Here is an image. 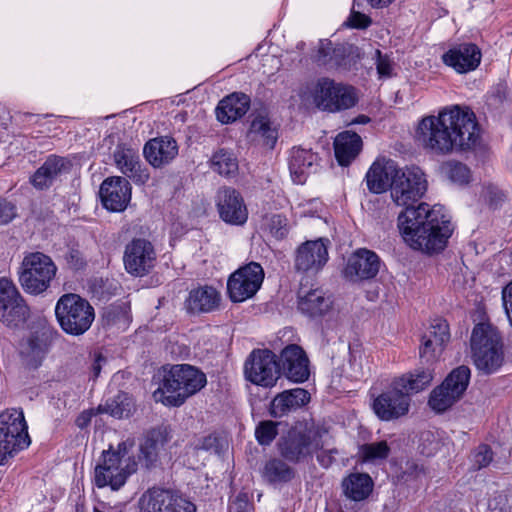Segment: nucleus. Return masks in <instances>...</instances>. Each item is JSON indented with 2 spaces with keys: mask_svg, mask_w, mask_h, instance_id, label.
Masks as SVG:
<instances>
[{
  "mask_svg": "<svg viewBox=\"0 0 512 512\" xmlns=\"http://www.w3.org/2000/svg\"><path fill=\"white\" fill-rule=\"evenodd\" d=\"M427 180L419 167L400 169L392 183L391 198L405 210L398 216V227L405 243L422 253H440L447 246L454 226L444 206L413 203L423 197Z\"/></svg>",
  "mask_w": 512,
  "mask_h": 512,
  "instance_id": "obj_1",
  "label": "nucleus"
},
{
  "mask_svg": "<svg viewBox=\"0 0 512 512\" xmlns=\"http://www.w3.org/2000/svg\"><path fill=\"white\" fill-rule=\"evenodd\" d=\"M480 140L481 129L475 113L457 105L446 107L437 115L424 116L415 129L417 145L435 156L474 149Z\"/></svg>",
  "mask_w": 512,
  "mask_h": 512,
  "instance_id": "obj_2",
  "label": "nucleus"
},
{
  "mask_svg": "<svg viewBox=\"0 0 512 512\" xmlns=\"http://www.w3.org/2000/svg\"><path fill=\"white\" fill-rule=\"evenodd\" d=\"M207 383L206 375L188 364H177L165 371L161 386L154 391L155 401L179 407Z\"/></svg>",
  "mask_w": 512,
  "mask_h": 512,
  "instance_id": "obj_3",
  "label": "nucleus"
},
{
  "mask_svg": "<svg viewBox=\"0 0 512 512\" xmlns=\"http://www.w3.org/2000/svg\"><path fill=\"white\" fill-rule=\"evenodd\" d=\"M470 349L473 364L482 374H493L504 363L503 338L498 328L490 322H480L473 327Z\"/></svg>",
  "mask_w": 512,
  "mask_h": 512,
  "instance_id": "obj_4",
  "label": "nucleus"
},
{
  "mask_svg": "<svg viewBox=\"0 0 512 512\" xmlns=\"http://www.w3.org/2000/svg\"><path fill=\"white\" fill-rule=\"evenodd\" d=\"M134 445L133 439H126L118 444L116 450L110 446L102 452V461L95 467L94 482L98 488L109 486L118 490L136 472L138 462L130 454Z\"/></svg>",
  "mask_w": 512,
  "mask_h": 512,
  "instance_id": "obj_5",
  "label": "nucleus"
},
{
  "mask_svg": "<svg viewBox=\"0 0 512 512\" xmlns=\"http://www.w3.org/2000/svg\"><path fill=\"white\" fill-rule=\"evenodd\" d=\"M321 448L320 429L306 420L294 423L277 442L281 457L294 464L306 461Z\"/></svg>",
  "mask_w": 512,
  "mask_h": 512,
  "instance_id": "obj_6",
  "label": "nucleus"
},
{
  "mask_svg": "<svg viewBox=\"0 0 512 512\" xmlns=\"http://www.w3.org/2000/svg\"><path fill=\"white\" fill-rule=\"evenodd\" d=\"M55 316L61 329L69 335L84 334L95 319L92 305L74 293L62 295L55 306Z\"/></svg>",
  "mask_w": 512,
  "mask_h": 512,
  "instance_id": "obj_7",
  "label": "nucleus"
},
{
  "mask_svg": "<svg viewBox=\"0 0 512 512\" xmlns=\"http://www.w3.org/2000/svg\"><path fill=\"white\" fill-rule=\"evenodd\" d=\"M30 438L24 414L10 409L0 413V465L20 450L27 448Z\"/></svg>",
  "mask_w": 512,
  "mask_h": 512,
  "instance_id": "obj_8",
  "label": "nucleus"
},
{
  "mask_svg": "<svg viewBox=\"0 0 512 512\" xmlns=\"http://www.w3.org/2000/svg\"><path fill=\"white\" fill-rule=\"evenodd\" d=\"M139 512H196V505L180 491L154 486L137 501Z\"/></svg>",
  "mask_w": 512,
  "mask_h": 512,
  "instance_id": "obj_9",
  "label": "nucleus"
},
{
  "mask_svg": "<svg viewBox=\"0 0 512 512\" xmlns=\"http://www.w3.org/2000/svg\"><path fill=\"white\" fill-rule=\"evenodd\" d=\"M311 98L317 108L328 112L349 109L357 101L354 88L337 83L329 78H322L317 81L311 90Z\"/></svg>",
  "mask_w": 512,
  "mask_h": 512,
  "instance_id": "obj_10",
  "label": "nucleus"
},
{
  "mask_svg": "<svg viewBox=\"0 0 512 512\" xmlns=\"http://www.w3.org/2000/svg\"><path fill=\"white\" fill-rule=\"evenodd\" d=\"M471 371L467 366L453 369L441 385L430 393L428 404L432 410L442 413L459 401L470 381Z\"/></svg>",
  "mask_w": 512,
  "mask_h": 512,
  "instance_id": "obj_11",
  "label": "nucleus"
},
{
  "mask_svg": "<svg viewBox=\"0 0 512 512\" xmlns=\"http://www.w3.org/2000/svg\"><path fill=\"white\" fill-rule=\"evenodd\" d=\"M244 375L255 385L273 387L280 376L277 356L269 349L253 350L245 361Z\"/></svg>",
  "mask_w": 512,
  "mask_h": 512,
  "instance_id": "obj_12",
  "label": "nucleus"
},
{
  "mask_svg": "<svg viewBox=\"0 0 512 512\" xmlns=\"http://www.w3.org/2000/svg\"><path fill=\"white\" fill-rule=\"evenodd\" d=\"M56 271L52 258H23L19 282L27 293L38 295L47 290Z\"/></svg>",
  "mask_w": 512,
  "mask_h": 512,
  "instance_id": "obj_13",
  "label": "nucleus"
},
{
  "mask_svg": "<svg viewBox=\"0 0 512 512\" xmlns=\"http://www.w3.org/2000/svg\"><path fill=\"white\" fill-rule=\"evenodd\" d=\"M57 330L45 320H39L30 334L20 343V355L25 362L36 368L45 358L57 337Z\"/></svg>",
  "mask_w": 512,
  "mask_h": 512,
  "instance_id": "obj_14",
  "label": "nucleus"
},
{
  "mask_svg": "<svg viewBox=\"0 0 512 512\" xmlns=\"http://www.w3.org/2000/svg\"><path fill=\"white\" fill-rule=\"evenodd\" d=\"M264 271L259 263L251 262L236 270L228 279L227 290L233 302H243L256 294L262 285Z\"/></svg>",
  "mask_w": 512,
  "mask_h": 512,
  "instance_id": "obj_15",
  "label": "nucleus"
},
{
  "mask_svg": "<svg viewBox=\"0 0 512 512\" xmlns=\"http://www.w3.org/2000/svg\"><path fill=\"white\" fill-rule=\"evenodd\" d=\"M410 407V397L395 387L392 382L391 389L381 393L373 402L375 414L384 421L398 419L406 415Z\"/></svg>",
  "mask_w": 512,
  "mask_h": 512,
  "instance_id": "obj_16",
  "label": "nucleus"
},
{
  "mask_svg": "<svg viewBox=\"0 0 512 512\" xmlns=\"http://www.w3.org/2000/svg\"><path fill=\"white\" fill-rule=\"evenodd\" d=\"M220 218L227 224L241 226L247 222L248 209L241 194L233 188H223L217 194Z\"/></svg>",
  "mask_w": 512,
  "mask_h": 512,
  "instance_id": "obj_17",
  "label": "nucleus"
},
{
  "mask_svg": "<svg viewBox=\"0 0 512 512\" xmlns=\"http://www.w3.org/2000/svg\"><path fill=\"white\" fill-rule=\"evenodd\" d=\"M278 363L280 372L295 383H302L309 378V359L296 344H290L281 351Z\"/></svg>",
  "mask_w": 512,
  "mask_h": 512,
  "instance_id": "obj_18",
  "label": "nucleus"
},
{
  "mask_svg": "<svg viewBox=\"0 0 512 512\" xmlns=\"http://www.w3.org/2000/svg\"><path fill=\"white\" fill-rule=\"evenodd\" d=\"M99 194L107 210L121 212L131 200V185L122 177H109L102 182Z\"/></svg>",
  "mask_w": 512,
  "mask_h": 512,
  "instance_id": "obj_19",
  "label": "nucleus"
},
{
  "mask_svg": "<svg viewBox=\"0 0 512 512\" xmlns=\"http://www.w3.org/2000/svg\"><path fill=\"white\" fill-rule=\"evenodd\" d=\"M400 168L392 159L378 157L366 173L365 180L367 188L375 194L384 193L390 188L397 177Z\"/></svg>",
  "mask_w": 512,
  "mask_h": 512,
  "instance_id": "obj_20",
  "label": "nucleus"
},
{
  "mask_svg": "<svg viewBox=\"0 0 512 512\" xmlns=\"http://www.w3.org/2000/svg\"><path fill=\"white\" fill-rule=\"evenodd\" d=\"M481 56L477 45L464 43L449 49L441 58L445 65L453 68L457 73H467L479 66Z\"/></svg>",
  "mask_w": 512,
  "mask_h": 512,
  "instance_id": "obj_21",
  "label": "nucleus"
},
{
  "mask_svg": "<svg viewBox=\"0 0 512 512\" xmlns=\"http://www.w3.org/2000/svg\"><path fill=\"white\" fill-rule=\"evenodd\" d=\"M288 167L296 184H304L308 175L317 172L319 157L311 149L293 147L289 154Z\"/></svg>",
  "mask_w": 512,
  "mask_h": 512,
  "instance_id": "obj_22",
  "label": "nucleus"
},
{
  "mask_svg": "<svg viewBox=\"0 0 512 512\" xmlns=\"http://www.w3.org/2000/svg\"><path fill=\"white\" fill-rule=\"evenodd\" d=\"M178 144L170 136L150 139L143 148V154L154 168H162L171 163L178 155Z\"/></svg>",
  "mask_w": 512,
  "mask_h": 512,
  "instance_id": "obj_23",
  "label": "nucleus"
},
{
  "mask_svg": "<svg viewBox=\"0 0 512 512\" xmlns=\"http://www.w3.org/2000/svg\"><path fill=\"white\" fill-rule=\"evenodd\" d=\"M113 157L116 167L134 183L145 184L149 180V173L142 168L137 150L118 146Z\"/></svg>",
  "mask_w": 512,
  "mask_h": 512,
  "instance_id": "obj_24",
  "label": "nucleus"
},
{
  "mask_svg": "<svg viewBox=\"0 0 512 512\" xmlns=\"http://www.w3.org/2000/svg\"><path fill=\"white\" fill-rule=\"evenodd\" d=\"M310 401V394L303 388L285 390L277 394L269 406V414L273 418H282L298 410Z\"/></svg>",
  "mask_w": 512,
  "mask_h": 512,
  "instance_id": "obj_25",
  "label": "nucleus"
},
{
  "mask_svg": "<svg viewBox=\"0 0 512 512\" xmlns=\"http://www.w3.org/2000/svg\"><path fill=\"white\" fill-rule=\"evenodd\" d=\"M220 301V293L214 287L205 285L189 292L185 307L193 314L209 313L219 307Z\"/></svg>",
  "mask_w": 512,
  "mask_h": 512,
  "instance_id": "obj_26",
  "label": "nucleus"
},
{
  "mask_svg": "<svg viewBox=\"0 0 512 512\" xmlns=\"http://www.w3.org/2000/svg\"><path fill=\"white\" fill-rule=\"evenodd\" d=\"M250 107V98L244 93H232L223 98L216 107V117L229 124L244 116Z\"/></svg>",
  "mask_w": 512,
  "mask_h": 512,
  "instance_id": "obj_27",
  "label": "nucleus"
},
{
  "mask_svg": "<svg viewBox=\"0 0 512 512\" xmlns=\"http://www.w3.org/2000/svg\"><path fill=\"white\" fill-rule=\"evenodd\" d=\"M333 145L338 164L348 166L360 153L362 139L357 133L346 130L335 137Z\"/></svg>",
  "mask_w": 512,
  "mask_h": 512,
  "instance_id": "obj_28",
  "label": "nucleus"
},
{
  "mask_svg": "<svg viewBox=\"0 0 512 512\" xmlns=\"http://www.w3.org/2000/svg\"><path fill=\"white\" fill-rule=\"evenodd\" d=\"M332 308V300L321 289H312L305 293L299 292L298 309L311 317H322Z\"/></svg>",
  "mask_w": 512,
  "mask_h": 512,
  "instance_id": "obj_29",
  "label": "nucleus"
},
{
  "mask_svg": "<svg viewBox=\"0 0 512 512\" xmlns=\"http://www.w3.org/2000/svg\"><path fill=\"white\" fill-rule=\"evenodd\" d=\"M373 480L366 473H351L342 480L344 496L354 502L366 500L373 491Z\"/></svg>",
  "mask_w": 512,
  "mask_h": 512,
  "instance_id": "obj_30",
  "label": "nucleus"
},
{
  "mask_svg": "<svg viewBox=\"0 0 512 512\" xmlns=\"http://www.w3.org/2000/svg\"><path fill=\"white\" fill-rule=\"evenodd\" d=\"M380 268V258H348L343 277L350 282L373 278Z\"/></svg>",
  "mask_w": 512,
  "mask_h": 512,
  "instance_id": "obj_31",
  "label": "nucleus"
},
{
  "mask_svg": "<svg viewBox=\"0 0 512 512\" xmlns=\"http://www.w3.org/2000/svg\"><path fill=\"white\" fill-rule=\"evenodd\" d=\"M432 380V370L430 368H421L396 378L393 383L395 387L399 388L410 397V394L424 390L430 385Z\"/></svg>",
  "mask_w": 512,
  "mask_h": 512,
  "instance_id": "obj_32",
  "label": "nucleus"
},
{
  "mask_svg": "<svg viewBox=\"0 0 512 512\" xmlns=\"http://www.w3.org/2000/svg\"><path fill=\"white\" fill-rule=\"evenodd\" d=\"M248 137L253 141L261 142L263 145L273 148L276 144L278 133L268 117L259 115L252 120Z\"/></svg>",
  "mask_w": 512,
  "mask_h": 512,
  "instance_id": "obj_33",
  "label": "nucleus"
},
{
  "mask_svg": "<svg viewBox=\"0 0 512 512\" xmlns=\"http://www.w3.org/2000/svg\"><path fill=\"white\" fill-rule=\"evenodd\" d=\"M295 476L294 469L284 459L268 460L262 470V477L270 484L287 483Z\"/></svg>",
  "mask_w": 512,
  "mask_h": 512,
  "instance_id": "obj_34",
  "label": "nucleus"
},
{
  "mask_svg": "<svg viewBox=\"0 0 512 512\" xmlns=\"http://www.w3.org/2000/svg\"><path fill=\"white\" fill-rule=\"evenodd\" d=\"M163 446L159 433H149L140 444L138 462L145 468L155 465L158 460L159 450Z\"/></svg>",
  "mask_w": 512,
  "mask_h": 512,
  "instance_id": "obj_35",
  "label": "nucleus"
},
{
  "mask_svg": "<svg viewBox=\"0 0 512 512\" xmlns=\"http://www.w3.org/2000/svg\"><path fill=\"white\" fill-rule=\"evenodd\" d=\"M28 317L29 308L24 300H21L14 305L0 311L1 322L10 328H18L23 326Z\"/></svg>",
  "mask_w": 512,
  "mask_h": 512,
  "instance_id": "obj_36",
  "label": "nucleus"
},
{
  "mask_svg": "<svg viewBox=\"0 0 512 512\" xmlns=\"http://www.w3.org/2000/svg\"><path fill=\"white\" fill-rule=\"evenodd\" d=\"M134 408L133 399L127 393L121 392L106 402L104 411L115 418L122 419L128 418Z\"/></svg>",
  "mask_w": 512,
  "mask_h": 512,
  "instance_id": "obj_37",
  "label": "nucleus"
},
{
  "mask_svg": "<svg viewBox=\"0 0 512 512\" xmlns=\"http://www.w3.org/2000/svg\"><path fill=\"white\" fill-rule=\"evenodd\" d=\"M90 291L94 297L100 301H107L111 297L120 293L122 287L120 283L112 278H94L89 285Z\"/></svg>",
  "mask_w": 512,
  "mask_h": 512,
  "instance_id": "obj_38",
  "label": "nucleus"
},
{
  "mask_svg": "<svg viewBox=\"0 0 512 512\" xmlns=\"http://www.w3.org/2000/svg\"><path fill=\"white\" fill-rule=\"evenodd\" d=\"M214 171L224 176L234 175L238 171V162L233 153L220 149L211 159Z\"/></svg>",
  "mask_w": 512,
  "mask_h": 512,
  "instance_id": "obj_39",
  "label": "nucleus"
},
{
  "mask_svg": "<svg viewBox=\"0 0 512 512\" xmlns=\"http://www.w3.org/2000/svg\"><path fill=\"white\" fill-rule=\"evenodd\" d=\"M425 337H431L435 342V350H443L444 345L450 340L449 325L446 320L434 319L430 331Z\"/></svg>",
  "mask_w": 512,
  "mask_h": 512,
  "instance_id": "obj_40",
  "label": "nucleus"
},
{
  "mask_svg": "<svg viewBox=\"0 0 512 512\" xmlns=\"http://www.w3.org/2000/svg\"><path fill=\"white\" fill-rule=\"evenodd\" d=\"M23 300L14 283L7 279H0V311Z\"/></svg>",
  "mask_w": 512,
  "mask_h": 512,
  "instance_id": "obj_41",
  "label": "nucleus"
},
{
  "mask_svg": "<svg viewBox=\"0 0 512 512\" xmlns=\"http://www.w3.org/2000/svg\"><path fill=\"white\" fill-rule=\"evenodd\" d=\"M328 238L320 237L302 243L297 249V256H328Z\"/></svg>",
  "mask_w": 512,
  "mask_h": 512,
  "instance_id": "obj_42",
  "label": "nucleus"
},
{
  "mask_svg": "<svg viewBox=\"0 0 512 512\" xmlns=\"http://www.w3.org/2000/svg\"><path fill=\"white\" fill-rule=\"evenodd\" d=\"M70 166V161L67 159L56 155H51L46 159V161L39 169L45 172L49 178L54 181L59 175L67 172Z\"/></svg>",
  "mask_w": 512,
  "mask_h": 512,
  "instance_id": "obj_43",
  "label": "nucleus"
},
{
  "mask_svg": "<svg viewBox=\"0 0 512 512\" xmlns=\"http://www.w3.org/2000/svg\"><path fill=\"white\" fill-rule=\"evenodd\" d=\"M390 448L386 441L363 444L359 449L360 457L364 461L384 459L388 456Z\"/></svg>",
  "mask_w": 512,
  "mask_h": 512,
  "instance_id": "obj_44",
  "label": "nucleus"
},
{
  "mask_svg": "<svg viewBox=\"0 0 512 512\" xmlns=\"http://www.w3.org/2000/svg\"><path fill=\"white\" fill-rule=\"evenodd\" d=\"M278 422L264 420L255 428V437L260 445H270L278 435Z\"/></svg>",
  "mask_w": 512,
  "mask_h": 512,
  "instance_id": "obj_45",
  "label": "nucleus"
},
{
  "mask_svg": "<svg viewBox=\"0 0 512 512\" xmlns=\"http://www.w3.org/2000/svg\"><path fill=\"white\" fill-rule=\"evenodd\" d=\"M155 258H123L126 271L135 277L146 275L154 266Z\"/></svg>",
  "mask_w": 512,
  "mask_h": 512,
  "instance_id": "obj_46",
  "label": "nucleus"
},
{
  "mask_svg": "<svg viewBox=\"0 0 512 512\" xmlns=\"http://www.w3.org/2000/svg\"><path fill=\"white\" fill-rule=\"evenodd\" d=\"M155 253L151 241L143 237H135L126 245L124 256H151Z\"/></svg>",
  "mask_w": 512,
  "mask_h": 512,
  "instance_id": "obj_47",
  "label": "nucleus"
},
{
  "mask_svg": "<svg viewBox=\"0 0 512 512\" xmlns=\"http://www.w3.org/2000/svg\"><path fill=\"white\" fill-rule=\"evenodd\" d=\"M445 173L448 179L457 184H465L468 183L470 178V170L469 168L456 161L447 162L444 165Z\"/></svg>",
  "mask_w": 512,
  "mask_h": 512,
  "instance_id": "obj_48",
  "label": "nucleus"
},
{
  "mask_svg": "<svg viewBox=\"0 0 512 512\" xmlns=\"http://www.w3.org/2000/svg\"><path fill=\"white\" fill-rule=\"evenodd\" d=\"M328 258H296L295 268L298 272L308 275L317 274L325 265Z\"/></svg>",
  "mask_w": 512,
  "mask_h": 512,
  "instance_id": "obj_49",
  "label": "nucleus"
},
{
  "mask_svg": "<svg viewBox=\"0 0 512 512\" xmlns=\"http://www.w3.org/2000/svg\"><path fill=\"white\" fill-rule=\"evenodd\" d=\"M270 234L276 239H282L288 234V223L286 217L275 214L268 220Z\"/></svg>",
  "mask_w": 512,
  "mask_h": 512,
  "instance_id": "obj_50",
  "label": "nucleus"
},
{
  "mask_svg": "<svg viewBox=\"0 0 512 512\" xmlns=\"http://www.w3.org/2000/svg\"><path fill=\"white\" fill-rule=\"evenodd\" d=\"M493 459V452L488 445L482 444L478 446L475 452L472 454L473 467L476 470H480L487 467Z\"/></svg>",
  "mask_w": 512,
  "mask_h": 512,
  "instance_id": "obj_51",
  "label": "nucleus"
},
{
  "mask_svg": "<svg viewBox=\"0 0 512 512\" xmlns=\"http://www.w3.org/2000/svg\"><path fill=\"white\" fill-rule=\"evenodd\" d=\"M334 45L329 40H320L316 60L319 64L332 67Z\"/></svg>",
  "mask_w": 512,
  "mask_h": 512,
  "instance_id": "obj_52",
  "label": "nucleus"
},
{
  "mask_svg": "<svg viewBox=\"0 0 512 512\" xmlns=\"http://www.w3.org/2000/svg\"><path fill=\"white\" fill-rule=\"evenodd\" d=\"M376 69L380 77H391L393 73V62L387 54L376 50Z\"/></svg>",
  "mask_w": 512,
  "mask_h": 512,
  "instance_id": "obj_53",
  "label": "nucleus"
},
{
  "mask_svg": "<svg viewBox=\"0 0 512 512\" xmlns=\"http://www.w3.org/2000/svg\"><path fill=\"white\" fill-rule=\"evenodd\" d=\"M443 350H435V342L431 337H423L420 347V357L425 358L427 362L434 361Z\"/></svg>",
  "mask_w": 512,
  "mask_h": 512,
  "instance_id": "obj_54",
  "label": "nucleus"
},
{
  "mask_svg": "<svg viewBox=\"0 0 512 512\" xmlns=\"http://www.w3.org/2000/svg\"><path fill=\"white\" fill-rule=\"evenodd\" d=\"M352 47L344 44L334 45L332 50L333 53V61L332 67H342L346 66V58L349 56Z\"/></svg>",
  "mask_w": 512,
  "mask_h": 512,
  "instance_id": "obj_55",
  "label": "nucleus"
},
{
  "mask_svg": "<svg viewBox=\"0 0 512 512\" xmlns=\"http://www.w3.org/2000/svg\"><path fill=\"white\" fill-rule=\"evenodd\" d=\"M371 19L369 16L354 10H351L347 24L349 27L356 29H365L371 25Z\"/></svg>",
  "mask_w": 512,
  "mask_h": 512,
  "instance_id": "obj_56",
  "label": "nucleus"
},
{
  "mask_svg": "<svg viewBox=\"0 0 512 512\" xmlns=\"http://www.w3.org/2000/svg\"><path fill=\"white\" fill-rule=\"evenodd\" d=\"M16 216V208L4 199H0V225L8 224Z\"/></svg>",
  "mask_w": 512,
  "mask_h": 512,
  "instance_id": "obj_57",
  "label": "nucleus"
},
{
  "mask_svg": "<svg viewBox=\"0 0 512 512\" xmlns=\"http://www.w3.org/2000/svg\"><path fill=\"white\" fill-rule=\"evenodd\" d=\"M229 512H253V507L249 503L248 496L246 494H239L230 504Z\"/></svg>",
  "mask_w": 512,
  "mask_h": 512,
  "instance_id": "obj_58",
  "label": "nucleus"
},
{
  "mask_svg": "<svg viewBox=\"0 0 512 512\" xmlns=\"http://www.w3.org/2000/svg\"><path fill=\"white\" fill-rule=\"evenodd\" d=\"M503 306L512 326V280L502 290Z\"/></svg>",
  "mask_w": 512,
  "mask_h": 512,
  "instance_id": "obj_59",
  "label": "nucleus"
},
{
  "mask_svg": "<svg viewBox=\"0 0 512 512\" xmlns=\"http://www.w3.org/2000/svg\"><path fill=\"white\" fill-rule=\"evenodd\" d=\"M31 182L34 187H36L38 189H44V188L49 187L53 181L49 178V176L45 172H43L42 170H40L38 168V170L32 176Z\"/></svg>",
  "mask_w": 512,
  "mask_h": 512,
  "instance_id": "obj_60",
  "label": "nucleus"
},
{
  "mask_svg": "<svg viewBox=\"0 0 512 512\" xmlns=\"http://www.w3.org/2000/svg\"><path fill=\"white\" fill-rule=\"evenodd\" d=\"M504 194L498 190L497 188H488L485 193V199L488 201L489 205L493 208H497L498 205L504 201Z\"/></svg>",
  "mask_w": 512,
  "mask_h": 512,
  "instance_id": "obj_61",
  "label": "nucleus"
},
{
  "mask_svg": "<svg viewBox=\"0 0 512 512\" xmlns=\"http://www.w3.org/2000/svg\"><path fill=\"white\" fill-rule=\"evenodd\" d=\"M337 453H338V451L336 449H332L329 451H322L317 455V460L322 467L328 468L334 462V460H335L334 454H337Z\"/></svg>",
  "mask_w": 512,
  "mask_h": 512,
  "instance_id": "obj_62",
  "label": "nucleus"
},
{
  "mask_svg": "<svg viewBox=\"0 0 512 512\" xmlns=\"http://www.w3.org/2000/svg\"><path fill=\"white\" fill-rule=\"evenodd\" d=\"M85 258H67V265L73 271H80L86 266Z\"/></svg>",
  "mask_w": 512,
  "mask_h": 512,
  "instance_id": "obj_63",
  "label": "nucleus"
},
{
  "mask_svg": "<svg viewBox=\"0 0 512 512\" xmlns=\"http://www.w3.org/2000/svg\"><path fill=\"white\" fill-rule=\"evenodd\" d=\"M94 512H123L122 506H106L102 505L101 507H94Z\"/></svg>",
  "mask_w": 512,
  "mask_h": 512,
  "instance_id": "obj_64",
  "label": "nucleus"
}]
</instances>
